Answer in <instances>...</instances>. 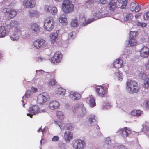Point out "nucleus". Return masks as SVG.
Returning a JSON list of instances; mask_svg holds the SVG:
<instances>
[{
    "label": "nucleus",
    "instance_id": "obj_56",
    "mask_svg": "<svg viewBox=\"0 0 149 149\" xmlns=\"http://www.w3.org/2000/svg\"><path fill=\"white\" fill-rule=\"evenodd\" d=\"M30 95L31 94L30 93H28V92H27L25 94L24 97L25 98H28L30 96Z\"/></svg>",
    "mask_w": 149,
    "mask_h": 149
},
{
    "label": "nucleus",
    "instance_id": "obj_12",
    "mask_svg": "<svg viewBox=\"0 0 149 149\" xmlns=\"http://www.w3.org/2000/svg\"><path fill=\"white\" fill-rule=\"evenodd\" d=\"M119 132L122 137H126L128 136L131 133L132 131L130 128L125 127L120 129Z\"/></svg>",
    "mask_w": 149,
    "mask_h": 149
},
{
    "label": "nucleus",
    "instance_id": "obj_48",
    "mask_svg": "<svg viewBox=\"0 0 149 149\" xmlns=\"http://www.w3.org/2000/svg\"><path fill=\"white\" fill-rule=\"evenodd\" d=\"M117 149H127V148L125 146L120 145L117 147Z\"/></svg>",
    "mask_w": 149,
    "mask_h": 149
},
{
    "label": "nucleus",
    "instance_id": "obj_5",
    "mask_svg": "<svg viewBox=\"0 0 149 149\" xmlns=\"http://www.w3.org/2000/svg\"><path fill=\"white\" fill-rule=\"evenodd\" d=\"M2 12L4 13H7L6 19L9 20L15 17L17 14V11L15 10L11 9H10L9 6H7L2 9Z\"/></svg>",
    "mask_w": 149,
    "mask_h": 149
},
{
    "label": "nucleus",
    "instance_id": "obj_21",
    "mask_svg": "<svg viewBox=\"0 0 149 149\" xmlns=\"http://www.w3.org/2000/svg\"><path fill=\"white\" fill-rule=\"evenodd\" d=\"M20 32L19 31L15 32L13 34L11 35L10 38L13 40H17L19 38V35L20 34Z\"/></svg>",
    "mask_w": 149,
    "mask_h": 149
},
{
    "label": "nucleus",
    "instance_id": "obj_63",
    "mask_svg": "<svg viewBox=\"0 0 149 149\" xmlns=\"http://www.w3.org/2000/svg\"><path fill=\"white\" fill-rule=\"evenodd\" d=\"M40 131H42V129L41 127H40L39 129L37 130V132H39Z\"/></svg>",
    "mask_w": 149,
    "mask_h": 149
},
{
    "label": "nucleus",
    "instance_id": "obj_10",
    "mask_svg": "<svg viewBox=\"0 0 149 149\" xmlns=\"http://www.w3.org/2000/svg\"><path fill=\"white\" fill-rule=\"evenodd\" d=\"M104 86H97L95 87L96 91L98 94V96L100 97H103L105 93V90L104 89H104L108 88L109 87V85L107 84H105L104 85Z\"/></svg>",
    "mask_w": 149,
    "mask_h": 149
},
{
    "label": "nucleus",
    "instance_id": "obj_42",
    "mask_svg": "<svg viewBox=\"0 0 149 149\" xmlns=\"http://www.w3.org/2000/svg\"><path fill=\"white\" fill-rule=\"evenodd\" d=\"M30 15L31 17H35L37 14V12L35 10H32L29 12Z\"/></svg>",
    "mask_w": 149,
    "mask_h": 149
},
{
    "label": "nucleus",
    "instance_id": "obj_6",
    "mask_svg": "<svg viewBox=\"0 0 149 149\" xmlns=\"http://www.w3.org/2000/svg\"><path fill=\"white\" fill-rule=\"evenodd\" d=\"M72 146L76 149H83L86 146L84 142L81 139H77L74 140L72 142Z\"/></svg>",
    "mask_w": 149,
    "mask_h": 149
},
{
    "label": "nucleus",
    "instance_id": "obj_31",
    "mask_svg": "<svg viewBox=\"0 0 149 149\" xmlns=\"http://www.w3.org/2000/svg\"><path fill=\"white\" fill-rule=\"evenodd\" d=\"M57 83V82L56 80L54 79H51L48 82V84L50 86L56 85Z\"/></svg>",
    "mask_w": 149,
    "mask_h": 149
},
{
    "label": "nucleus",
    "instance_id": "obj_1",
    "mask_svg": "<svg viewBox=\"0 0 149 149\" xmlns=\"http://www.w3.org/2000/svg\"><path fill=\"white\" fill-rule=\"evenodd\" d=\"M61 8L63 12L66 14L73 12L74 9V5L70 0H64L61 5Z\"/></svg>",
    "mask_w": 149,
    "mask_h": 149
},
{
    "label": "nucleus",
    "instance_id": "obj_17",
    "mask_svg": "<svg viewBox=\"0 0 149 149\" xmlns=\"http://www.w3.org/2000/svg\"><path fill=\"white\" fill-rule=\"evenodd\" d=\"M69 96L72 100H76L80 99L81 95L78 93L71 91L69 94Z\"/></svg>",
    "mask_w": 149,
    "mask_h": 149
},
{
    "label": "nucleus",
    "instance_id": "obj_53",
    "mask_svg": "<svg viewBox=\"0 0 149 149\" xmlns=\"http://www.w3.org/2000/svg\"><path fill=\"white\" fill-rule=\"evenodd\" d=\"M145 107L147 109H149V102L146 101L145 104Z\"/></svg>",
    "mask_w": 149,
    "mask_h": 149
},
{
    "label": "nucleus",
    "instance_id": "obj_62",
    "mask_svg": "<svg viewBox=\"0 0 149 149\" xmlns=\"http://www.w3.org/2000/svg\"><path fill=\"white\" fill-rule=\"evenodd\" d=\"M72 110L73 112H74L76 111V109L75 107H72Z\"/></svg>",
    "mask_w": 149,
    "mask_h": 149
},
{
    "label": "nucleus",
    "instance_id": "obj_3",
    "mask_svg": "<svg viewBox=\"0 0 149 149\" xmlns=\"http://www.w3.org/2000/svg\"><path fill=\"white\" fill-rule=\"evenodd\" d=\"M54 21L53 17H48L45 19L43 25L44 29L46 31H51L54 26Z\"/></svg>",
    "mask_w": 149,
    "mask_h": 149
},
{
    "label": "nucleus",
    "instance_id": "obj_7",
    "mask_svg": "<svg viewBox=\"0 0 149 149\" xmlns=\"http://www.w3.org/2000/svg\"><path fill=\"white\" fill-rule=\"evenodd\" d=\"M63 56L61 52L57 51L55 53L51 59V62L54 64H56L60 63L61 61Z\"/></svg>",
    "mask_w": 149,
    "mask_h": 149
},
{
    "label": "nucleus",
    "instance_id": "obj_32",
    "mask_svg": "<svg viewBox=\"0 0 149 149\" xmlns=\"http://www.w3.org/2000/svg\"><path fill=\"white\" fill-rule=\"evenodd\" d=\"M78 23L77 19H72L71 22V25L73 27L77 26L78 25Z\"/></svg>",
    "mask_w": 149,
    "mask_h": 149
},
{
    "label": "nucleus",
    "instance_id": "obj_29",
    "mask_svg": "<svg viewBox=\"0 0 149 149\" xmlns=\"http://www.w3.org/2000/svg\"><path fill=\"white\" fill-rule=\"evenodd\" d=\"M66 90L62 88H59L57 89V94L61 95H64L65 93Z\"/></svg>",
    "mask_w": 149,
    "mask_h": 149
},
{
    "label": "nucleus",
    "instance_id": "obj_39",
    "mask_svg": "<svg viewBox=\"0 0 149 149\" xmlns=\"http://www.w3.org/2000/svg\"><path fill=\"white\" fill-rule=\"evenodd\" d=\"M18 24V22L17 21H13L11 22L10 23V25L11 27H16Z\"/></svg>",
    "mask_w": 149,
    "mask_h": 149
},
{
    "label": "nucleus",
    "instance_id": "obj_28",
    "mask_svg": "<svg viewBox=\"0 0 149 149\" xmlns=\"http://www.w3.org/2000/svg\"><path fill=\"white\" fill-rule=\"evenodd\" d=\"M65 127L67 130H72L74 128V125L72 123H69L66 124Z\"/></svg>",
    "mask_w": 149,
    "mask_h": 149
},
{
    "label": "nucleus",
    "instance_id": "obj_46",
    "mask_svg": "<svg viewBox=\"0 0 149 149\" xmlns=\"http://www.w3.org/2000/svg\"><path fill=\"white\" fill-rule=\"evenodd\" d=\"M59 139V137L57 136H54L52 139V140L54 141H56Z\"/></svg>",
    "mask_w": 149,
    "mask_h": 149
},
{
    "label": "nucleus",
    "instance_id": "obj_25",
    "mask_svg": "<svg viewBox=\"0 0 149 149\" xmlns=\"http://www.w3.org/2000/svg\"><path fill=\"white\" fill-rule=\"evenodd\" d=\"M142 111L140 110H134L131 112V114L133 116H140L141 113Z\"/></svg>",
    "mask_w": 149,
    "mask_h": 149
},
{
    "label": "nucleus",
    "instance_id": "obj_38",
    "mask_svg": "<svg viewBox=\"0 0 149 149\" xmlns=\"http://www.w3.org/2000/svg\"><path fill=\"white\" fill-rule=\"evenodd\" d=\"M52 5L45 6L44 7V10L47 13H50V10L52 8Z\"/></svg>",
    "mask_w": 149,
    "mask_h": 149
},
{
    "label": "nucleus",
    "instance_id": "obj_55",
    "mask_svg": "<svg viewBox=\"0 0 149 149\" xmlns=\"http://www.w3.org/2000/svg\"><path fill=\"white\" fill-rule=\"evenodd\" d=\"M100 1L101 3L105 4L107 2V0H100Z\"/></svg>",
    "mask_w": 149,
    "mask_h": 149
},
{
    "label": "nucleus",
    "instance_id": "obj_54",
    "mask_svg": "<svg viewBox=\"0 0 149 149\" xmlns=\"http://www.w3.org/2000/svg\"><path fill=\"white\" fill-rule=\"evenodd\" d=\"M149 85L148 84L144 83L143 87L145 88L148 89V88Z\"/></svg>",
    "mask_w": 149,
    "mask_h": 149
},
{
    "label": "nucleus",
    "instance_id": "obj_23",
    "mask_svg": "<svg viewBox=\"0 0 149 149\" xmlns=\"http://www.w3.org/2000/svg\"><path fill=\"white\" fill-rule=\"evenodd\" d=\"M6 33V28L4 26H0V37H4Z\"/></svg>",
    "mask_w": 149,
    "mask_h": 149
},
{
    "label": "nucleus",
    "instance_id": "obj_27",
    "mask_svg": "<svg viewBox=\"0 0 149 149\" xmlns=\"http://www.w3.org/2000/svg\"><path fill=\"white\" fill-rule=\"evenodd\" d=\"M59 20L61 23H66L67 19L65 14H61L59 18Z\"/></svg>",
    "mask_w": 149,
    "mask_h": 149
},
{
    "label": "nucleus",
    "instance_id": "obj_61",
    "mask_svg": "<svg viewBox=\"0 0 149 149\" xmlns=\"http://www.w3.org/2000/svg\"><path fill=\"white\" fill-rule=\"evenodd\" d=\"M27 116L30 117L31 118H32L33 115L31 113V114L30 113H27Z\"/></svg>",
    "mask_w": 149,
    "mask_h": 149
},
{
    "label": "nucleus",
    "instance_id": "obj_30",
    "mask_svg": "<svg viewBox=\"0 0 149 149\" xmlns=\"http://www.w3.org/2000/svg\"><path fill=\"white\" fill-rule=\"evenodd\" d=\"M89 104L92 107H93L96 105L95 100L94 98L91 97L90 98Z\"/></svg>",
    "mask_w": 149,
    "mask_h": 149
},
{
    "label": "nucleus",
    "instance_id": "obj_59",
    "mask_svg": "<svg viewBox=\"0 0 149 149\" xmlns=\"http://www.w3.org/2000/svg\"><path fill=\"white\" fill-rule=\"evenodd\" d=\"M146 68L147 69H149V61L146 64Z\"/></svg>",
    "mask_w": 149,
    "mask_h": 149
},
{
    "label": "nucleus",
    "instance_id": "obj_57",
    "mask_svg": "<svg viewBox=\"0 0 149 149\" xmlns=\"http://www.w3.org/2000/svg\"><path fill=\"white\" fill-rule=\"evenodd\" d=\"M144 83H146L147 84H148L149 85V78H146L144 81Z\"/></svg>",
    "mask_w": 149,
    "mask_h": 149
},
{
    "label": "nucleus",
    "instance_id": "obj_60",
    "mask_svg": "<svg viewBox=\"0 0 149 149\" xmlns=\"http://www.w3.org/2000/svg\"><path fill=\"white\" fill-rule=\"evenodd\" d=\"M110 107V104L109 103H107L106 105H105L104 106V107L107 109L108 108V107Z\"/></svg>",
    "mask_w": 149,
    "mask_h": 149
},
{
    "label": "nucleus",
    "instance_id": "obj_22",
    "mask_svg": "<svg viewBox=\"0 0 149 149\" xmlns=\"http://www.w3.org/2000/svg\"><path fill=\"white\" fill-rule=\"evenodd\" d=\"M129 44L130 46H134L136 45L137 44V41L136 38H129Z\"/></svg>",
    "mask_w": 149,
    "mask_h": 149
},
{
    "label": "nucleus",
    "instance_id": "obj_34",
    "mask_svg": "<svg viewBox=\"0 0 149 149\" xmlns=\"http://www.w3.org/2000/svg\"><path fill=\"white\" fill-rule=\"evenodd\" d=\"M133 17V15L131 13L127 14L124 17V20L125 21H128L131 20Z\"/></svg>",
    "mask_w": 149,
    "mask_h": 149
},
{
    "label": "nucleus",
    "instance_id": "obj_4",
    "mask_svg": "<svg viewBox=\"0 0 149 149\" xmlns=\"http://www.w3.org/2000/svg\"><path fill=\"white\" fill-rule=\"evenodd\" d=\"M33 45L34 47L38 50L44 49L47 46L46 40L41 38L35 40L33 42Z\"/></svg>",
    "mask_w": 149,
    "mask_h": 149
},
{
    "label": "nucleus",
    "instance_id": "obj_20",
    "mask_svg": "<svg viewBox=\"0 0 149 149\" xmlns=\"http://www.w3.org/2000/svg\"><path fill=\"white\" fill-rule=\"evenodd\" d=\"M79 19L80 20L83 21V22L82 23V25L84 26H85L88 24L94 21L93 19H92L91 20L90 19H89L87 21H86V18L84 16L82 17H80Z\"/></svg>",
    "mask_w": 149,
    "mask_h": 149
},
{
    "label": "nucleus",
    "instance_id": "obj_11",
    "mask_svg": "<svg viewBox=\"0 0 149 149\" xmlns=\"http://www.w3.org/2000/svg\"><path fill=\"white\" fill-rule=\"evenodd\" d=\"M118 8L119 7L117 5V3L113 1L109 2L107 6V9L112 12L118 10Z\"/></svg>",
    "mask_w": 149,
    "mask_h": 149
},
{
    "label": "nucleus",
    "instance_id": "obj_24",
    "mask_svg": "<svg viewBox=\"0 0 149 149\" xmlns=\"http://www.w3.org/2000/svg\"><path fill=\"white\" fill-rule=\"evenodd\" d=\"M58 37V35L57 33H52L50 36L51 42L52 43H54Z\"/></svg>",
    "mask_w": 149,
    "mask_h": 149
},
{
    "label": "nucleus",
    "instance_id": "obj_13",
    "mask_svg": "<svg viewBox=\"0 0 149 149\" xmlns=\"http://www.w3.org/2000/svg\"><path fill=\"white\" fill-rule=\"evenodd\" d=\"M36 2L35 0H24L23 2L24 6L26 8H32L35 6Z\"/></svg>",
    "mask_w": 149,
    "mask_h": 149
},
{
    "label": "nucleus",
    "instance_id": "obj_9",
    "mask_svg": "<svg viewBox=\"0 0 149 149\" xmlns=\"http://www.w3.org/2000/svg\"><path fill=\"white\" fill-rule=\"evenodd\" d=\"M49 98V95L47 93H44L38 95L37 102L39 104H43Z\"/></svg>",
    "mask_w": 149,
    "mask_h": 149
},
{
    "label": "nucleus",
    "instance_id": "obj_44",
    "mask_svg": "<svg viewBox=\"0 0 149 149\" xmlns=\"http://www.w3.org/2000/svg\"><path fill=\"white\" fill-rule=\"evenodd\" d=\"M59 147L61 149H65L67 148L66 144L63 143H61L59 144Z\"/></svg>",
    "mask_w": 149,
    "mask_h": 149
},
{
    "label": "nucleus",
    "instance_id": "obj_35",
    "mask_svg": "<svg viewBox=\"0 0 149 149\" xmlns=\"http://www.w3.org/2000/svg\"><path fill=\"white\" fill-rule=\"evenodd\" d=\"M57 116L60 119L62 120L64 118V116L63 113L60 111H58L56 113Z\"/></svg>",
    "mask_w": 149,
    "mask_h": 149
},
{
    "label": "nucleus",
    "instance_id": "obj_14",
    "mask_svg": "<svg viewBox=\"0 0 149 149\" xmlns=\"http://www.w3.org/2000/svg\"><path fill=\"white\" fill-rule=\"evenodd\" d=\"M149 55V49L146 46L143 47L140 50V55L143 58L148 57Z\"/></svg>",
    "mask_w": 149,
    "mask_h": 149
},
{
    "label": "nucleus",
    "instance_id": "obj_18",
    "mask_svg": "<svg viewBox=\"0 0 149 149\" xmlns=\"http://www.w3.org/2000/svg\"><path fill=\"white\" fill-rule=\"evenodd\" d=\"M130 8L132 11L137 12L140 10L141 7L137 5L136 3L133 2L130 5Z\"/></svg>",
    "mask_w": 149,
    "mask_h": 149
},
{
    "label": "nucleus",
    "instance_id": "obj_58",
    "mask_svg": "<svg viewBox=\"0 0 149 149\" xmlns=\"http://www.w3.org/2000/svg\"><path fill=\"white\" fill-rule=\"evenodd\" d=\"M31 89L32 91L34 92H36L37 91V89L35 87H32Z\"/></svg>",
    "mask_w": 149,
    "mask_h": 149
},
{
    "label": "nucleus",
    "instance_id": "obj_45",
    "mask_svg": "<svg viewBox=\"0 0 149 149\" xmlns=\"http://www.w3.org/2000/svg\"><path fill=\"white\" fill-rule=\"evenodd\" d=\"M143 18L144 20H148L149 19V13L148 12L144 14Z\"/></svg>",
    "mask_w": 149,
    "mask_h": 149
},
{
    "label": "nucleus",
    "instance_id": "obj_41",
    "mask_svg": "<svg viewBox=\"0 0 149 149\" xmlns=\"http://www.w3.org/2000/svg\"><path fill=\"white\" fill-rule=\"evenodd\" d=\"M143 131L146 134H148L149 132V128L147 126H145L143 127Z\"/></svg>",
    "mask_w": 149,
    "mask_h": 149
},
{
    "label": "nucleus",
    "instance_id": "obj_15",
    "mask_svg": "<svg viewBox=\"0 0 149 149\" xmlns=\"http://www.w3.org/2000/svg\"><path fill=\"white\" fill-rule=\"evenodd\" d=\"M114 67L116 68H120L123 65V61L120 58L116 59L113 63Z\"/></svg>",
    "mask_w": 149,
    "mask_h": 149
},
{
    "label": "nucleus",
    "instance_id": "obj_16",
    "mask_svg": "<svg viewBox=\"0 0 149 149\" xmlns=\"http://www.w3.org/2000/svg\"><path fill=\"white\" fill-rule=\"evenodd\" d=\"M73 133L70 131H66L64 134V138L65 141L69 142L73 138Z\"/></svg>",
    "mask_w": 149,
    "mask_h": 149
},
{
    "label": "nucleus",
    "instance_id": "obj_64",
    "mask_svg": "<svg viewBox=\"0 0 149 149\" xmlns=\"http://www.w3.org/2000/svg\"><path fill=\"white\" fill-rule=\"evenodd\" d=\"M140 15L139 14H137L136 15H135V18H137L138 17H139L140 16Z\"/></svg>",
    "mask_w": 149,
    "mask_h": 149
},
{
    "label": "nucleus",
    "instance_id": "obj_49",
    "mask_svg": "<svg viewBox=\"0 0 149 149\" xmlns=\"http://www.w3.org/2000/svg\"><path fill=\"white\" fill-rule=\"evenodd\" d=\"M123 3H122V4L121 7V8H124L127 5V2L126 1H123Z\"/></svg>",
    "mask_w": 149,
    "mask_h": 149
},
{
    "label": "nucleus",
    "instance_id": "obj_19",
    "mask_svg": "<svg viewBox=\"0 0 149 149\" xmlns=\"http://www.w3.org/2000/svg\"><path fill=\"white\" fill-rule=\"evenodd\" d=\"M59 106L58 102L55 100L51 101L49 104V107L51 109H57L59 107Z\"/></svg>",
    "mask_w": 149,
    "mask_h": 149
},
{
    "label": "nucleus",
    "instance_id": "obj_8",
    "mask_svg": "<svg viewBox=\"0 0 149 149\" xmlns=\"http://www.w3.org/2000/svg\"><path fill=\"white\" fill-rule=\"evenodd\" d=\"M45 110H40L39 106L37 105H34L30 107L29 109V111L33 115L38 114L41 112H44Z\"/></svg>",
    "mask_w": 149,
    "mask_h": 149
},
{
    "label": "nucleus",
    "instance_id": "obj_33",
    "mask_svg": "<svg viewBox=\"0 0 149 149\" xmlns=\"http://www.w3.org/2000/svg\"><path fill=\"white\" fill-rule=\"evenodd\" d=\"M137 36V32L136 31H131L129 34V38H136V37Z\"/></svg>",
    "mask_w": 149,
    "mask_h": 149
},
{
    "label": "nucleus",
    "instance_id": "obj_52",
    "mask_svg": "<svg viewBox=\"0 0 149 149\" xmlns=\"http://www.w3.org/2000/svg\"><path fill=\"white\" fill-rule=\"evenodd\" d=\"M54 122L55 123H56L57 125H58L59 126V127H60V126L62 124V123L61 122L58 120H55L54 121Z\"/></svg>",
    "mask_w": 149,
    "mask_h": 149
},
{
    "label": "nucleus",
    "instance_id": "obj_26",
    "mask_svg": "<svg viewBox=\"0 0 149 149\" xmlns=\"http://www.w3.org/2000/svg\"><path fill=\"white\" fill-rule=\"evenodd\" d=\"M31 27L32 30L36 33H38L39 31V27L36 23L32 24L31 25Z\"/></svg>",
    "mask_w": 149,
    "mask_h": 149
},
{
    "label": "nucleus",
    "instance_id": "obj_2",
    "mask_svg": "<svg viewBox=\"0 0 149 149\" xmlns=\"http://www.w3.org/2000/svg\"><path fill=\"white\" fill-rule=\"evenodd\" d=\"M127 89L130 93H137L139 90L137 83L134 80L128 81L126 82Z\"/></svg>",
    "mask_w": 149,
    "mask_h": 149
},
{
    "label": "nucleus",
    "instance_id": "obj_43",
    "mask_svg": "<svg viewBox=\"0 0 149 149\" xmlns=\"http://www.w3.org/2000/svg\"><path fill=\"white\" fill-rule=\"evenodd\" d=\"M136 24L137 26H141L143 27H145L147 26V24L146 23L143 22H137Z\"/></svg>",
    "mask_w": 149,
    "mask_h": 149
},
{
    "label": "nucleus",
    "instance_id": "obj_36",
    "mask_svg": "<svg viewBox=\"0 0 149 149\" xmlns=\"http://www.w3.org/2000/svg\"><path fill=\"white\" fill-rule=\"evenodd\" d=\"M95 116L94 115H91L90 116V123L92 125H94V124H93V123L94 122L95 124L97 123L96 120L95 119Z\"/></svg>",
    "mask_w": 149,
    "mask_h": 149
},
{
    "label": "nucleus",
    "instance_id": "obj_50",
    "mask_svg": "<svg viewBox=\"0 0 149 149\" xmlns=\"http://www.w3.org/2000/svg\"><path fill=\"white\" fill-rule=\"evenodd\" d=\"M49 74L50 75L51 77H54V76L55 72L54 71H53L51 72H48Z\"/></svg>",
    "mask_w": 149,
    "mask_h": 149
},
{
    "label": "nucleus",
    "instance_id": "obj_47",
    "mask_svg": "<svg viewBox=\"0 0 149 149\" xmlns=\"http://www.w3.org/2000/svg\"><path fill=\"white\" fill-rule=\"evenodd\" d=\"M105 142L107 144H109L111 143V140L110 138H107L105 139Z\"/></svg>",
    "mask_w": 149,
    "mask_h": 149
},
{
    "label": "nucleus",
    "instance_id": "obj_37",
    "mask_svg": "<svg viewBox=\"0 0 149 149\" xmlns=\"http://www.w3.org/2000/svg\"><path fill=\"white\" fill-rule=\"evenodd\" d=\"M50 13H52L53 15H55L57 12V9L56 7L52 5V8L50 10Z\"/></svg>",
    "mask_w": 149,
    "mask_h": 149
},
{
    "label": "nucleus",
    "instance_id": "obj_40",
    "mask_svg": "<svg viewBox=\"0 0 149 149\" xmlns=\"http://www.w3.org/2000/svg\"><path fill=\"white\" fill-rule=\"evenodd\" d=\"M94 3V1L93 0H88L86 2V5L88 7H90V6H91Z\"/></svg>",
    "mask_w": 149,
    "mask_h": 149
},
{
    "label": "nucleus",
    "instance_id": "obj_51",
    "mask_svg": "<svg viewBox=\"0 0 149 149\" xmlns=\"http://www.w3.org/2000/svg\"><path fill=\"white\" fill-rule=\"evenodd\" d=\"M37 74H42L43 71L42 70H37L36 71Z\"/></svg>",
    "mask_w": 149,
    "mask_h": 149
}]
</instances>
